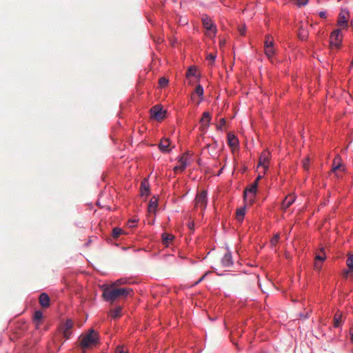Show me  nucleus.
<instances>
[{"label": "nucleus", "mask_w": 353, "mask_h": 353, "mask_svg": "<svg viewBox=\"0 0 353 353\" xmlns=\"http://www.w3.org/2000/svg\"><path fill=\"white\" fill-rule=\"evenodd\" d=\"M211 121V116L208 112H204L199 121L201 126L200 130L203 132H205L208 127L209 126Z\"/></svg>", "instance_id": "obj_11"}, {"label": "nucleus", "mask_w": 353, "mask_h": 353, "mask_svg": "<svg viewBox=\"0 0 353 353\" xmlns=\"http://www.w3.org/2000/svg\"><path fill=\"white\" fill-rule=\"evenodd\" d=\"M350 17V13L345 10H342L339 13L337 20V26L339 28L345 29L348 26L347 20Z\"/></svg>", "instance_id": "obj_6"}, {"label": "nucleus", "mask_w": 353, "mask_h": 353, "mask_svg": "<svg viewBox=\"0 0 353 353\" xmlns=\"http://www.w3.org/2000/svg\"><path fill=\"white\" fill-rule=\"evenodd\" d=\"M239 31L240 34L244 35L245 33V26L239 28Z\"/></svg>", "instance_id": "obj_43"}, {"label": "nucleus", "mask_w": 353, "mask_h": 353, "mask_svg": "<svg viewBox=\"0 0 353 353\" xmlns=\"http://www.w3.org/2000/svg\"><path fill=\"white\" fill-rule=\"evenodd\" d=\"M295 201V196L294 194H290L287 196L283 201L281 204V208L283 210H286Z\"/></svg>", "instance_id": "obj_15"}, {"label": "nucleus", "mask_w": 353, "mask_h": 353, "mask_svg": "<svg viewBox=\"0 0 353 353\" xmlns=\"http://www.w3.org/2000/svg\"><path fill=\"white\" fill-rule=\"evenodd\" d=\"M350 270H347L343 272V276L344 277L347 278L349 275Z\"/></svg>", "instance_id": "obj_45"}, {"label": "nucleus", "mask_w": 353, "mask_h": 353, "mask_svg": "<svg viewBox=\"0 0 353 353\" xmlns=\"http://www.w3.org/2000/svg\"><path fill=\"white\" fill-rule=\"evenodd\" d=\"M232 264V254L230 252H227L221 259V265L224 268H230Z\"/></svg>", "instance_id": "obj_13"}, {"label": "nucleus", "mask_w": 353, "mask_h": 353, "mask_svg": "<svg viewBox=\"0 0 353 353\" xmlns=\"http://www.w3.org/2000/svg\"><path fill=\"white\" fill-rule=\"evenodd\" d=\"M215 58H216V56L211 53V54H209L207 57V59L210 61V65H212L215 61Z\"/></svg>", "instance_id": "obj_37"}, {"label": "nucleus", "mask_w": 353, "mask_h": 353, "mask_svg": "<svg viewBox=\"0 0 353 353\" xmlns=\"http://www.w3.org/2000/svg\"><path fill=\"white\" fill-rule=\"evenodd\" d=\"M262 178V176L261 175H259L256 179H255L254 182V183H256V185H258V182Z\"/></svg>", "instance_id": "obj_47"}, {"label": "nucleus", "mask_w": 353, "mask_h": 353, "mask_svg": "<svg viewBox=\"0 0 353 353\" xmlns=\"http://www.w3.org/2000/svg\"><path fill=\"white\" fill-rule=\"evenodd\" d=\"M245 208L238 209L236 211V219L239 221H242L243 219V217L245 216Z\"/></svg>", "instance_id": "obj_25"}, {"label": "nucleus", "mask_w": 353, "mask_h": 353, "mask_svg": "<svg viewBox=\"0 0 353 353\" xmlns=\"http://www.w3.org/2000/svg\"><path fill=\"white\" fill-rule=\"evenodd\" d=\"M319 16H320V17H321L323 19L326 18V12L325 11H321L319 12Z\"/></svg>", "instance_id": "obj_44"}, {"label": "nucleus", "mask_w": 353, "mask_h": 353, "mask_svg": "<svg viewBox=\"0 0 353 353\" xmlns=\"http://www.w3.org/2000/svg\"><path fill=\"white\" fill-rule=\"evenodd\" d=\"M140 189L141 196H148L149 194L150 185L146 179L141 181Z\"/></svg>", "instance_id": "obj_18"}, {"label": "nucleus", "mask_w": 353, "mask_h": 353, "mask_svg": "<svg viewBox=\"0 0 353 353\" xmlns=\"http://www.w3.org/2000/svg\"><path fill=\"white\" fill-rule=\"evenodd\" d=\"M121 307L112 310L110 312L111 316L114 319L120 317L121 316Z\"/></svg>", "instance_id": "obj_26"}, {"label": "nucleus", "mask_w": 353, "mask_h": 353, "mask_svg": "<svg viewBox=\"0 0 353 353\" xmlns=\"http://www.w3.org/2000/svg\"><path fill=\"white\" fill-rule=\"evenodd\" d=\"M309 159H305L303 161V167L305 170H307L309 169Z\"/></svg>", "instance_id": "obj_40"}, {"label": "nucleus", "mask_w": 353, "mask_h": 353, "mask_svg": "<svg viewBox=\"0 0 353 353\" xmlns=\"http://www.w3.org/2000/svg\"><path fill=\"white\" fill-rule=\"evenodd\" d=\"M79 346L85 349H91L99 343V336L93 329H90L88 332L83 333L79 338Z\"/></svg>", "instance_id": "obj_2"}, {"label": "nucleus", "mask_w": 353, "mask_h": 353, "mask_svg": "<svg viewBox=\"0 0 353 353\" xmlns=\"http://www.w3.org/2000/svg\"><path fill=\"white\" fill-rule=\"evenodd\" d=\"M125 283V281L124 279H121L117 280L115 282L111 283L110 285H114V286L119 288V285H123Z\"/></svg>", "instance_id": "obj_36"}, {"label": "nucleus", "mask_w": 353, "mask_h": 353, "mask_svg": "<svg viewBox=\"0 0 353 353\" xmlns=\"http://www.w3.org/2000/svg\"><path fill=\"white\" fill-rule=\"evenodd\" d=\"M43 319V314L40 310H37L34 312V320L39 322Z\"/></svg>", "instance_id": "obj_30"}, {"label": "nucleus", "mask_w": 353, "mask_h": 353, "mask_svg": "<svg viewBox=\"0 0 353 353\" xmlns=\"http://www.w3.org/2000/svg\"><path fill=\"white\" fill-rule=\"evenodd\" d=\"M257 187H258V185H256V183H253L248 188H246L244 192L245 198H246L248 196L247 194H248V192H249L250 194H252L250 200L254 199V196L256 193Z\"/></svg>", "instance_id": "obj_17"}, {"label": "nucleus", "mask_w": 353, "mask_h": 353, "mask_svg": "<svg viewBox=\"0 0 353 353\" xmlns=\"http://www.w3.org/2000/svg\"><path fill=\"white\" fill-rule=\"evenodd\" d=\"M343 321V315L341 312H337L334 316V326L339 327L341 326V322Z\"/></svg>", "instance_id": "obj_21"}, {"label": "nucleus", "mask_w": 353, "mask_h": 353, "mask_svg": "<svg viewBox=\"0 0 353 353\" xmlns=\"http://www.w3.org/2000/svg\"><path fill=\"white\" fill-rule=\"evenodd\" d=\"M351 340L353 341V327L350 329Z\"/></svg>", "instance_id": "obj_49"}, {"label": "nucleus", "mask_w": 353, "mask_h": 353, "mask_svg": "<svg viewBox=\"0 0 353 353\" xmlns=\"http://www.w3.org/2000/svg\"><path fill=\"white\" fill-rule=\"evenodd\" d=\"M101 289L103 299L110 303L119 299L125 298L131 295L133 292L130 288H118L111 285H103L101 286Z\"/></svg>", "instance_id": "obj_1"}, {"label": "nucleus", "mask_w": 353, "mask_h": 353, "mask_svg": "<svg viewBox=\"0 0 353 353\" xmlns=\"http://www.w3.org/2000/svg\"><path fill=\"white\" fill-rule=\"evenodd\" d=\"M206 274H207V273H205L204 275H203V276H202L199 279V281L196 282V283H195V284H198L199 283L201 282V281L204 279V278H205V275H206Z\"/></svg>", "instance_id": "obj_46"}, {"label": "nucleus", "mask_w": 353, "mask_h": 353, "mask_svg": "<svg viewBox=\"0 0 353 353\" xmlns=\"http://www.w3.org/2000/svg\"><path fill=\"white\" fill-rule=\"evenodd\" d=\"M73 322L71 319H67L66 321L60 327V331L63 333L65 339H68L72 335V328Z\"/></svg>", "instance_id": "obj_8"}, {"label": "nucleus", "mask_w": 353, "mask_h": 353, "mask_svg": "<svg viewBox=\"0 0 353 353\" xmlns=\"http://www.w3.org/2000/svg\"><path fill=\"white\" fill-rule=\"evenodd\" d=\"M137 222V219H132L128 221V225L130 228H133Z\"/></svg>", "instance_id": "obj_41"}, {"label": "nucleus", "mask_w": 353, "mask_h": 353, "mask_svg": "<svg viewBox=\"0 0 353 353\" xmlns=\"http://www.w3.org/2000/svg\"><path fill=\"white\" fill-rule=\"evenodd\" d=\"M195 93L196 94H198L199 97H202L203 94V87L201 85H197L196 88H195V90H194Z\"/></svg>", "instance_id": "obj_34"}, {"label": "nucleus", "mask_w": 353, "mask_h": 353, "mask_svg": "<svg viewBox=\"0 0 353 353\" xmlns=\"http://www.w3.org/2000/svg\"><path fill=\"white\" fill-rule=\"evenodd\" d=\"M152 117L157 121H161L165 117V111L159 105H154L150 110Z\"/></svg>", "instance_id": "obj_9"}, {"label": "nucleus", "mask_w": 353, "mask_h": 353, "mask_svg": "<svg viewBox=\"0 0 353 353\" xmlns=\"http://www.w3.org/2000/svg\"><path fill=\"white\" fill-rule=\"evenodd\" d=\"M341 166V158L340 157L337 156L334 159L332 172H335L336 170L340 169Z\"/></svg>", "instance_id": "obj_23"}, {"label": "nucleus", "mask_w": 353, "mask_h": 353, "mask_svg": "<svg viewBox=\"0 0 353 353\" xmlns=\"http://www.w3.org/2000/svg\"><path fill=\"white\" fill-rule=\"evenodd\" d=\"M223 168H224V166L219 170V174H220V173H221V172L223 171Z\"/></svg>", "instance_id": "obj_51"}, {"label": "nucleus", "mask_w": 353, "mask_h": 353, "mask_svg": "<svg viewBox=\"0 0 353 353\" xmlns=\"http://www.w3.org/2000/svg\"><path fill=\"white\" fill-rule=\"evenodd\" d=\"M168 83H169L168 79H167L164 77H162L159 79V84L161 88H165V86L168 85Z\"/></svg>", "instance_id": "obj_29"}, {"label": "nucleus", "mask_w": 353, "mask_h": 353, "mask_svg": "<svg viewBox=\"0 0 353 353\" xmlns=\"http://www.w3.org/2000/svg\"><path fill=\"white\" fill-rule=\"evenodd\" d=\"M115 353H128V350L124 345H119L115 350Z\"/></svg>", "instance_id": "obj_33"}, {"label": "nucleus", "mask_w": 353, "mask_h": 353, "mask_svg": "<svg viewBox=\"0 0 353 353\" xmlns=\"http://www.w3.org/2000/svg\"><path fill=\"white\" fill-rule=\"evenodd\" d=\"M275 52L273 38L270 35H267L264 41V53L272 63H274Z\"/></svg>", "instance_id": "obj_3"}, {"label": "nucleus", "mask_w": 353, "mask_h": 353, "mask_svg": "<svg viewBox=\"0 0 353 353\" xmlns=\"http://www.w3.org/2000/svg\"><path fill=\"white\" fill-rule=\"evenodd\" d=\"M225 119L224 118H222L219 121V124L217 125L216 128L218 130H221L222 127L225 125Z\"/></svg>", "instance_id": "obj_39"}, {"label": "nucleus", "mask_w": 353, "mask_h": 353, "mask_svg": "<svg viewBox=\"0 0 353 353\" xmlns=\"http://www.w3.org/2000/svg\"><path fill=\"white\" fill-rule=\"evenodd\" d=\"M202 23L203 27L207 30V34L209 37H214L216 32V27L212 22L211 18H210L207 15H204L202 17Z\"/></svg>", "instance_id": "obj_4"}, {"label": "nucleus", "mask_w": 353, "mask_h": 353, "mask_svg": "<svg viewBox=\"0 0 353 353\" xmlns=\"http://www.w3.org/2000/svg\"><path fill=\"white\" fill-rule=\"evenodd\" d=\"M157 202L158 199L155 196L151 198L148 207V210L150 213L155 212L158 205Z\"/></svg>", "instance_id": "obj_20"}, {"label": "nucleus", "mask_w": 353, "mask_h": 353, "mask_svg": "<svg viewBox=\"0 0 353 353\" xmlns=\"http://www.w3.org/2000/svg\"><path fill=\"white\" fill-rule=\"evenodd\" d=\"M188 227L190 229V230H192L193 228H194V223H188Z\"/></svg>", "instance_id": "obj_48"}, {"label": "nucleus", "mask_w": 353, "mask_h": 353, "mask_svg": "<svg viewBox=\"0 0 353 353\" xmlns=\"http://www.w3.org/2000/svg\"><path fill=\"white\" fill-rule=\"evenodd\" d=\"M196 70L194 67H190L188 68L186 72L187 77H190L191 76H196Z\"/></svg>", "instance_id": "obj_31"}, {"label": "nucleus", "mask_w": 353, "mask_h": 353, "mask_svg": "<svg viewBox=\"0 0 353 353\" xmlns=\"http://www.w3.org/2000/svg\"><path fill=\"white\" fill-rule=\"evenodd\" d=\"M279 240V234H275L270 240V245L273 247L275 246Z\"/></svg>", "instance_id": "obj_35"}, {"label": "nucleus", "mask_w": 353, "mask_h": 353, "mask_svg": "<svg viewBox=\"0 0 353 353\" xmlns=\"http://www.w3.org/2000/svg\"><path fill=\"white\" fill-rule=\"evenodd\" d=\"M270 157V152L266 151V150L263 152L260 156V158L259 160V166H261L263 168L264 173L269 168L268 164H269Z\"/></svg>", "instance_id": "obj_10"}, {"label": "nucleus", "mask_w": 353, "mask_h": 353, "mask_svg": "<svg viewBox=\"0 0 353 353\" xmlns=\"http://www.w3.org/2000/svg\"><path fill=\"white\" fill-rule=\"evenodd\" d=\"M350 64H351V66L353 68V59L352 60V61H351V63H350Z\"/></svg>", "instance_id": "obj_52"}, {"label": "nucleus", "mask_w": 353, "mask_h": 353, "mask_svg": "<svg viewBox=\"0 0 353 353\" xmlns=\"http://www.w3.org/2000/svg\"><path fill=\"white\" fill-rule=\"evenodd\" d=\"M341 28L334 30L330 35V44L338 48L342 41Z\"/></svg>", "instance_id": "obj_7"}, {"label": "nucleus", "mask_w": 353, "mask_h": 353, "mask_svg": "<svg viewBox=\"0 0 353 353\" xmlns=\"http://www.w3.org/2000/svg\"><path fill=\"white\" fill-rule=\"evenodd\" d=\"M188 155V153H185L181 157L178 161L179 165L174 168L175 172H183L189 163Z\"/></svg>", "instance_id": "obj_12"}, {"label": "nucleus", "mask_w": 353, "mask_h": 353, "mask_svg": "<svg viewBox=\"0 0 353 353\" xmlns=\"http://www.w3.org/2000/svg\"><path fill=\"white\" fill-rule=\"evenodd\" d=\"M346 264L350 270H353V255H350L347 259Z\"/></svg>", "instance_id": "obj_32"}, {"label": "nucleus", "mask_w": 353, "mask_h": 353, "mask_svg": "<svg viewBox=\"0 0 353 353\" xmlns=\"http://www.w3.org/2000/svg\"><path fill=\"white\" fill-rule=\"evenodd\" d=\"M325 254L324 253V249H321V252H319L318 254H316L315 257V261H320L322 262L325 259Z\"/></svg>", "instance_id": "obj_28"}, {"label": "nucleus", "mask_w": 353, "mask_h": 353, "mask_svg": "<svg viewBox=\"0 0 353 353\" xmlns=\"http://www.w3.org/2000/svg\"><path fill=\"white\" fill-rule=\"evenodd\" d=\"M228 143L230 147L235 148L238 145L239 141L234 134L229 132L228 134Z\"/></svg>", "instance_id": "obj_19"}, {"label": "nucleus", "mask_w": 353, "mask_h": 353, "mask_svg": "<svg viewBox=\"0 0 353 353\" xmlns=\"http://www.w3.org/2000/svg\"><path fill=\"white\" fill-rule=\"evenodd\" d=\"M321 268V265L320 263V261H317L314 263V268L319 270Z\"/></svg>", "instance_id": "obj_42"}, {"label": "nucleus", "mask_w": 353, "mask_h": 353, "mask_svg": "<svg viewBox=\"0 0 353 353\" xmlns=\"http://www.w3.org/2000/svg\"><path fill=\"white\" fill-rule=\"evenodd\" d=\"M308 1L309 0H296V4L299 7H301L302 6H305L307 3Z\"/></svg>", "instance_id": "obj_38"}, {"label": "nucleus", "mask_w": 353, "mask_h": 353, "mask_svg": "<svg viewBox=\"0 0 353 353\" xmlns=\"http://www.w3.org/2000/svg\"><path fill=\"white\" fill-rule=\"evenodd\" d=\"M174 238V236L170 234L163 233L162 234V239L164 244H168Z\"/></svg>", "instance_id": "obj_27"}, {"label": "nucleus", "mask_w": 353, "mask_h": 353, "mask_svg": "<svg viewBox=\"0 0 353 353\" xmlns=\"http://www.w3.org/2000/svg\"><path fill=\"white\" fill-rule=\"evenodd\" d=\"M39 302L43 307H48L50 306V296L46 293H41L39 298Z\"/></svg>", "instance_id": "obj_16"}, {"label": "nucleus", "mask_w": 353, "mask_h": 353, "mask_svg": "<svg viewBox=\"0 0 353 353\" xmlns=\"http://www.w3.org/2000/svg\"><path fill=\"white\" fill-rule=\"evenodd\" d=\"M350 26L353 28V19L350 21Z\"/></svg>", "instance_id": "obj_50"}, {"label": "nucleus", "mask_w": 353, "mask_h": 353, "mask_svg": "<svg viewBox=\"0 0 353 353\" xmlns=\"http://www.w3.org/2000/svg\"><path fill=\"white\" fill-rule=\"evenodd\" d=\"M170 141L169 139H163L159 144V150L164 153H168L170 151Z\"/></svg>", "instance_id": "obj_14"}, {"label": "nucleus", "mask_w": 353, "mask_h": 353, "mask_svg": "<svg viewBox=\"0 0 353 353\" xmlns=\"http://www.w3.org/2000/svg\"><path fill=\"white\" fill-rule=\"evenodd\" d=\"M208 198L207 192L203 190L199 193H197L194 199V207L200 208L202 210H204L207 206Z\"/></svg>", "instance_id": "obj_5"}, {"label": "nucleus", "mask_w": 353, "mask_h": 353, "mask_svg": "<svg viewBox=\"0 0 353 353\" xmlns=\"http://www.w3.org/2000/svg\"><path fill=\"white\" fill-rule=\"evenodd\" d=\"M298 37L301 40H305L308 37V32L301 26L298 32Z\"/></svg>", "instance_id": "obj_22"}, {"label": "nucleus", "mask_w": 353, "mask_h": 353, "mask_svg": "<svg viewBox=\"0 0 353 353\" xmlns=\"http://www.w3.org/2000/svg\"><path fill=\"white\" fill-rule=\"evenodd\" d=\"M123 230L120 228H114L112 232V236L114 239H118L121 234H123Z\"/></svg>", "instance_id": "obj_24"}]
</instances>
